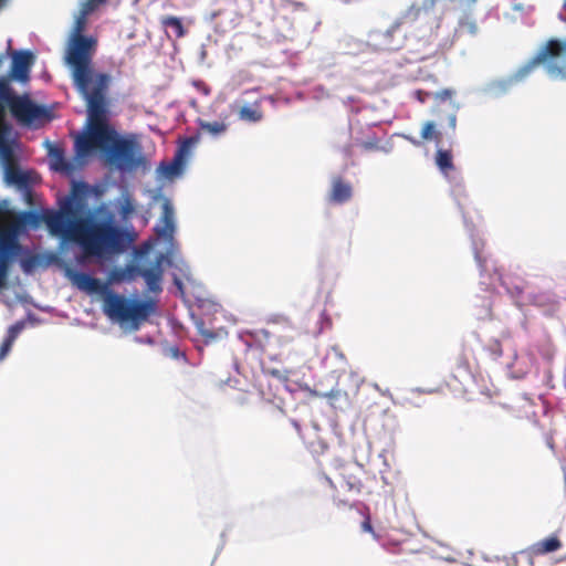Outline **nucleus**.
Segmentation results:
<instances>
[{
  "label": "nucleus",
  "instance_id": "nucleus-29",
  "mask_svg": "<svg viewBox=\"0 0 566 566\" xmlns=\"http://www.w3.org/2000/svg\"><path fill=\"white\" fill-rule=\"evenodd\" d=\"M50 155H51V157L54 160V167H55L56 170H65V169H67L69 166L65 163L64 153H63L62 149H60V148H52L50 150Z\"/></svg>",
  "mask_w": 566,
  "mask_h": 566
},
{
  "label": "nucleus",
  "instance_id": "nucleus-41",
  "mask_svg": "<svg viewBox=\"0 0 566 566\" xmlns=\"http://www.w3.org/2000/svg\"><path fill=\"white\" fill-rule=\"evenodd\" d=\"M262 118V114L253 108H250V122H258Z\"/></svg>",
  "mask_w": 566,
  "mask_h": 566
},
{
  "label": "nucleus",
  "instance_id": "nucleus-24",
  "mask_svg": "<svg viewBox=\"0 0 566 566\" xmlns=\"http://www.w3.org/2000/svg\"><path fill=\"white\" fill-rule=\"evenodd\" d=\"M227 128H228V124L224 123V120H221V122L200 120L198 134L200 135V133H206V134L217 137V136H220L223 133H226Z\"/></svg>",
  "mask_w": 566,
  "mask_h": 566
},
{
  "label": "nucleus",
  "instance_id": "nucleus-48",
  "mask_svg": "<svg viewBox=\"0 0 566 566\" xmlns=\"http://www.w3.org/2000/svg\"><path fill=\"white\" fill-rule=\"evenodd\" d=\"M129 210H130V208H129V207H125V208H124V213H125V214H126V213H128V212H129Z\"/></svg>",
  "mask_w": 566,
  "mask_h": 566
},
{
  "label": "nucleus",
  "instance_id": "nucleus-45",
  "mask_svg": "<svg viewBox=\"0 0 566 566\" xmlns=\"http://www.w3.org/2000/svg\"><path fill=\"white\" fill-rule=\"evenodd\" d=\"M361 528L364 532H369V533H373L374 530H373V526H371V523L369 521V518L365 520L363 523H361Z\"/></svg>",
  "mask_w": 566,
  "mask_h": 566
},
{
  "label": "nucleus",
  "instance_id": "nucleus-11",
  "mask_svg": "<svg viewBox=\"0 0 566 566\" xmlns=\"http://www.w3.org/2000/svg\"><path fill=\"white\" fill-rule=\"evenodd\" d=\"M70 281L81 291L87 293L105 294L108 293V284L102 283L101 280L93 277L92 275L67 269L65 272Z\"/></svg>",
  "mask_w": 566,
  "mask_h": 566
},
{
  "label": "nucleus",
  "instance_id": "nucleus-52",
  "mask_svg": "<svg viewBox=\"0 0 566 566\" xmlns=\"http://www.w3.org/2000/svg\"><path fill=\"white\" fill-rule=\"evenodd\" d=\"M471 2H475L476 0H470Z\"/></svg>",
  "mask_w": 566,
  "mask_h": 566
},
{
  "label": "nucleus",
  "instance_id": "nucleus-38",
  "mask_svg": "<svg viewBox=\"0 0 566 566\" xmlns=\"http://www.w3.org/2000/svg\"><path fill=\"white\" fill-rule=\"evenodd\" d=\"M454 92L451 88H443L433 94L434 98L440 102H444L448 98H451Z\"/></svg>",
  "mask_w": 566,
  "mask_h": 566
},
{
  "label": "nucleus",
  "instance_id": "nucleus-31",
  "mask_svg": "<svg viewBox=\"0 0 566 566\" xmlns=\"http://www.w3.org/2000/svg\"><path fill=\"white\" fill-rule=\"evenodd\" d=\"M342 488H345L348 492L358 494L361 489V483L355 476H349L348 479L343 478Z\"/></svg>",
  "mask_w": 566,
  "mask_h": 566
},
{
  "label": "nucleus",
  "instance_id": "nucleus-2",
  "mask_svg": "<svg viewBox=\"0 0 566 566\" xmlns=\"http://www.w3.org/2000/svg\"><path fill=\"white\" fill-rule=\"evenodd\" d=\"M87 17L78 14L75 19L65 50V63L71 69L73 85L90 108L93 118V132H101V117L104 113V97L108 93L112 76L94 69L93 57L97 49V40L84 35Z\"/></svg>",
  "mask_w": 566,
  "mask_h": 566
},
{
  "label": "nucleus",
  "instance_id": "nucleus-22",
  "mask_svg": "<svg viewBox=\"0 0 566 566\" xmlns=\"http://www.w3.org/2000/svg\"><path fill=\"white\" fill-rule=\"evenodd\" d=\"M200 142V135L196 134L190 137H186L182 139L176 150L175 156L180 159L184 164H186L189 158L192 148Z\"/></svg>",
  "mask_w": 566,
  "mask_h": 566
},
{
  "label": "nucleus",
  "instance_id": "nucleus-34",
  "mask_svg": "<svg viewBox=\"0 0 566 566\" xmlns=\"http://www.w3.org/2000/svg\"><path fill=\"white\" fill-rule=\"evenodd\" d=\"M23 328L24 323L17 322L15 324L9 327L6 338L10 339L11 342H14Z\"/></svg>",
  "mask_w": 566,
  "mask_h": 566
},
{
  "label": "nucleus",
  "instance_id": "nucleus-43",
  "mask_svg": "<svg viewBox=\"0 0 566 566\" xmlns=\"http://www.w3.org/2000/svg\"><path fill=\"white\" fill-rule=\"evenodd\" d=\"M319 480L322 482L326 483L331 489L335 488L333 480L329 476H327L326 474L322 473L319 475Z\"/></svg>",
  "mask_w": 566,
  "mask_h": 566
},
{
  "label": "nucleus",
  "instance_id": "nucleus-51",
  "mask_svg": "<svg viewBox=\"0 0 566 566\" xmlns=\"http://www.w3.org/2000/svg\"><path fill=\"white\" fill-rule=\"evenodd\" d=\"M268 358L269 359H272L273 358V355L271 353L268 354Z\"/></svg>",
  "mask_w": 566,
  "mask_h": 566
},
{
  "label": "nucleus",
  "instance_id": "nucleus-14",
  "mask_svg": "<svg viewBox=\"0 0 566 566\" xmlns=\"http://www.w3.org/2000/svg\"><path fill=\"white\" fill-rule=\"evenodd\" d=\"M4 180L7 184L14 185L20 190L30 195L33 182L32 175L31 172L22 171L17 161L4 166Z\"/></svg>",
  "mask_w": 566,
  "mask_h": 566
},
{
  "label": "nucleus",
  "instance_id": "nucleus-28",
  "mask_svg": "<svg viewBox=\"0 0 566 566\" xmlns=\"http://www.w3.org/2000/svg\"><path fill=\"white\" fill-rule=\"evenodd\" d=\"M185 164L180 159L178 160L176 156H174V159L170 163L161 164V168L168 177L178 175L182 170Z\"/></svg>",
  "mask_w": 566,
  "mask_h": 566
},
{
  "label": "nucleus",
  "instance_id": "nucleus-47",
  "mask_svg": "<svg viewBox=\"0 0 566 566\" xmlns=\"http://www.w3.org/2000/svg\"><path fill=\"white\" fill-rule=\"evenodd\" d=\"M409 142H411L413 145H419L420 143L418 140H416L415 138H411V137H406Z\"/></svg>",
  "mask_w": 566,
  "mask_h": 566
},
{
  "label": "nucleus",
  "instance_id": "nucleus-7",
  "mask_svg": "<svg viewBox=\"0 0 566 566\" xmlns=\"http://www.w3.org/2000/svg\"><path fill=\"white\" fill-rule=\"evenodd\" d=\"M485 350L490 358L512 379H521L528 373L527 363L518 358L517 352L505 340H491Z\"/></svg>",
  "mask_w": 566,
  "mask_h": 566
},
{
  "label": "nucleus",
  "instance_id": "nucleus-4",
  "mask_svg": "<svg viewBox=\"0 0 566 566\" xmlns=\"http://www.w3.org/2000/svg\"><path fill=\"white\" fill-rule=\"evenodd\" d=\"M104 113L101 117V132H93L94 120L87 108L88 125L87 130L80 135L75 140V149L78 156H87L94 149L107 151L108 159L120 170H130L138 166L139 160L136 157V144L133 140L118 138L116 130L108 124V93L104 97Z\"/></svg>",
  "mask_w": 566,
  "mask_h": 566
},
{
  "label": "nucleus",
  "instance_id": "nucleus-46",
  "mask_svg": "<svg viewBox=\"0 0 566 566\" xmlns=\"http://www.w3.org/2000/svg\"><path fill=\"white\" fill-rule=\"evenodd\" d=\"M169 350L171 356L175 358L185 357V355L177 347H171Z\"/></svg>",
  "mask_w": 566,
  "mask_h": 566
},
{
  "label": "nucleus",
  "instance_id": "nucleus-30",
  "mask_svg": "<svg viewBox=\"0 0 566 566\" xmlns=\"http://www.w3.org/2000/svg\"><path fill=\"white\" fill-rule=\"evenodd\" d=\"M439 136H440V133H438L436 130V125L433 122L424 123L422 130H421V137L423 139H434L438 143Z\"/></svg>",
  "mask_w": 566,
  "mask_h": 566
},
{
  "label": "nucleus",
  "instance_id": "nucleus-20",
  "mask_svg": "<svg viewBox=\"0 0 566 566\" xmlns=\"http://www.w3.org/2000/svg\"><path fill=\"white\" fill-rule=\"evenodd\" d=\"M270 345V333L266 329H253L250 331V350H260L265 354L266 348Z\"/></svg>",
  "mask_w": 566,
  "mask_h": 566
},
{
  "label": "nucleus",
  "instance_id": "nucleus-13",
  "mask_svg": "<svg viewBox=\"0 0 566 566\" xmlns=\"http://www.w3.org/2000/svg\"><path fill=\"white\" fill-rule=\"evenodd\" d=\"M259 365L261 375L255 376V387L258 388L262 398L270 399V392H266L265 389L263 388V379L271 377L273 381L282 384L287 379V376L285 374V370L277 367L268 366L263 357L260 358Z\"/></svg>",
  "mask_w": 566,
  "mask_h": 566
},
{
  "label": "nucleus",
  "instance_id": "nucleus-39",
  "mask_svg": "<svg viewBox=\"0 0 566 566\" xmlns=\"http://www.w3.org/2000/svg\"><path fill=\"white\" fill-rule=\"evenodd\" d=\"M14 342H11L10 339L4 338L1 346H0V360L4 359L6 356L10 353L12 345Z\"/></svg>",
  "mask_w": 566,
  "mask_h": 566
},
{
  "label": "nucleus",
  "instance_id": "nucleus-19",
  "mask_svg": "<svg viewBox=\"0 0 566 566\" xmlns=\"http://www.w3.org/2000/svg\"><path fill=\"white\" fill-rule=\"evenodd\" d=\"M139 274L144 277L148 291L158 293L161 291L163 272L159 268H149L139 270Z\"/></svg>",
  "mask_w": 566,
  "mask_h": 566
},
{
  "label": "nucleus",
  "instance_id": "nucleus-49",
  "mask_svg": "<svg viewBox=\"0 0 566 566\" xmlns=\"http://www.w3.org/2000/svg\"><path fill=\"white\" fill-rule=\"evenodd\" d=\"M427 1L429 2L430 6H433L437 0H427Z\"/></svg>",
  "mask_w": 566,
  "mask_h": 566
},
{
  "label": "nucleus",
  "instance_id": "nucleus-12",
  "mask_svg": "<svg viewBox=\"0 0 566 566\" xmlns=\"http://www.w3.org/2000/svg\"><path fill=\"white\" fill-rule=\"evenodd\" d=\"M34 56L30 51L15 52L12 56L10 76L22 83L29 81Z\"/></svg>",
  "mask_w": 566,
  "mask_h": 566
},
{
  "label": "nucleus",
  "instance_id": "nucleus-3",
  "mask_svg": "<svg viewBox=\"0 0 566 566\" xmlns=\"http://www.w3.org/2000/svg\"><path fill=\"white\" fill-rule=\"evenodd\" d=\"M464 226L471 239L474 260L480 271L479 285L482 291L490 293L486 297L476 296L475 316L478 319L491 318L494 306V292L500 293V289L515 302L517 306L522 305V296L525 292V282L512 275H502L497 272L493 260L484 251V240L475 227L463 216Z\"/></svg>",
  "mask_w": 566,
  "mask_h": 566
},
{
  "label": "nucleus",
  "instance_id": "nucleus-33",
  "mask_svg": "<svg viewBox=\"0 0 566 566\" xmlns=\"http://www.w3.org/2000/svg\"><path fill=\"white\" fill-rule=\"evenodd\" d=\"M460 29L467 31L471 35L476 34L478 31L475 22L470 17H464L460 20Z\"/></svg>",
  "mask_w": 566,
  "mask_h": 566
},
{
  "label": "nucleus",
  "instance_id": "nucleus-26",
  "mask_svg": "<svg viewBox=\"0 0 566 566\" xmlns=\"http://www.w3.org/2000/svg\"><path fill=\"white\" fill-rule=\"evenodd\" d=\"M319 397H323L329 401V405L333 408H340L342 402L347 401V394L339 388H333L329 391L317 394Z\"/></svg>",
  "mask_w": 566,
  "mask_h": 566
},
{
  "label": "nucleus",
  "instance_id": "nucleus-37",
  "mask_svg": "<svg viewBox=\"0 0 566 566\" xmlns=\"http://www.w3.org/2000/svg\"><path fill=\"white\" fill-rule=\"evenodd\" d=\"M99 6V3H97V1L95 0H86L83 4H82V8H81V11H80V14H83L85 17H87L88 14H91L97 7Z\"/></svg>",
  "mask_w": 566,
  "mask_h": 566
},
{
  "label": "nucleus",
  "instance_id": "nucleus-8",
  "mask_svg": "<svg viewBox=\"0 0 566 566\" xmlns=\"http://www.w3.org/2000/svg\"><path fill=\"white\" fill-rule=\"evenodd\" d=\"M403 19L399 18L386 30H374L368 34V43L376 50L395 51L403 46L406 31L402 28Z\"/></svg>",
  "mask_w": 566,
  "mask_h": 566
},
{
  "label": "nucleus",
  "instance_id": "nucleus-6",
  "mask_svg": "<svg viewBox=\"0 0 566 566\" xmlns=\"http://www.w3.org/2000/svg\"><path fill=\"white\" fill-rule=\"evenodd\" d=\"M154 311L155 303L150 300L134 301L108 292L104 301L106 315L122 323L139 324L146 321Z\"/></svg>",
  "mask_w": 566,
  "mask_h": 566
},
{
  "label": "nucleus",
  "instance_id": "nucleus-36",
  "mask_svg": "<svg viewBox=\"0 0 566 566\" xmlns=\"http://www.w3.org/2000/svg\"><path fill=\"white\" fill-rule=\"evenodd\" d=\"M126 279V271L123 269H114L109 272L108 283L122 282Z\"/></svg>",
  "mask_w": 566,
  "mask_h": 566
},
{
  "label": "nucleus",
  "instance_id": "nucleus-16",
  "mask_svg": "<svg viewBox=\"0 0 566 566\" xmlns=\"http://www.w3.org/2000/svg\"><path fill=\"white\" fill-rule=\"evenodd\" d=\"M533 305L542 308L547 316H553L559 310V301L556 294L552 292H541L530 296Z\"/></svg>",
  "mask_w": 566,
  "mask_h": 566
},
{
  "label": "nucleus",
  "instance_id": "nucleus-35",
  "mask_svg": "<svg viewBox=\"0 0 566 566\" xmlns=\"http://www.w3.org/2000/svg\"><path fill=\"white\" fill-rule=\"evenodd\" d=\"M451 105L452 112L448 115V125L452 133H454L457 128V113L460 108V105L457 104L455 102H452Z\"/></svg>",
  "mask_w": 566,
  "mask_h": 566
},
{
  "label": "nucleus",
  "instance_id": "nucleus-42",
  "mask_svg": "<svg viewBox=\"0 0 566 566\" xmlns=\"http://www.w3.org/2000/svg\"><path fill=\"white\" fill-rule=\"evenodd\" d=\"M200 334L206 338V340H212L216 338V334L208 329L200 328Z\"/></svg>",
  "mask_w": 566,
  "mask_h": 566
},
{
  "label": "nucleus",
  "instance_id": "nucleus-25",
  "mask_svg": "<svg viewBox=\"0 0 566 566\" xmlns=\"http://www.w3.org/2000/svg\"><path fill=\"white\" fill-rule=\"evenodd\" d=\"M160 22L164 28L171 29L174 31L176 39L185 36L186 30L179 18L174 15H166L161 18Z\"/></svg>",
  "mask_w": 566,
  "mask_h": 566
},
{
  "label": "nucleus",
  "instance_id": "nucleus-27",
  "mask_svg": "<svg viewBox=\"0 0 566 566\" xmlns=\"http://www.w3.org/2000/svg\"><path fill=\"white\" fill-rule=\"evenodd\" d=\"M6 136H0V157L4 166L17 161L11 146L4 140Z\"/></svg>",
  "mask_w": 566,
  "mask_h": 566
},
{
  "label": "nucleus",
  "instance_id": "nucleus-17",
  "mask_svg": "<svg viewBox=\"0 0 566 566\" xmlns=\"http://www.w3.org/2000/svg\"><path fill=\"white\" fill-rule=\"evenodd\" d=\"M560 546L562 544L557 537H548L535 543L528 549L522 551L521 554H527L528 556H532L533 554L544 555L547 553L556 552L560 548Z\"/></svg>",
  "mask_w": 566,
  "mask_h": 566
},
{
  "label": "nucleus",
  "instance_id": "nucleus-50",
  "mask_svg": "<svg viewBox=\"0 0 566 566\" xmlns=\"http://www.w3.org/2000/svg\"><path fill=\"white\" fill-rule=\"evenodd\" d=\"M268 385H269V391H271V390H272V386H273V385H272V382H271V381H269V382H268Z\"/></svg>",
  "mask_w": 566,
  "mask_h": 566
},
{
  "label": "nucleus",
  "instance_id": "nucleus-21",
  "mask_svg": "<svg viewBox=\"0 0 566 566\" xmlns=\"http://www.w3.org/2000/svg\"><path fill=\"white\" fill-rule=\"evenodd\" d=\"M163 227L157 230V234L164 238H171L175 231L174 224V210L169 202H165L163 206V216H161Z\"/></svg>",
  "mask_w": 566,
  "mask_h": 566
},
{
  "label": "nucleus",
  "instance_id": "nucleus-40",
  "mask_svg": "<svg viewBox=\"0 0 566 566\" xmlns=\"http://www.w3.org/2000/svg\"><path fill=\"white\" fill-rule=\"evenodd\" d=\"M328 96V94L326 93V91L324 90V87L322 86H317L315 90H314V97L315 98H324Z\"/></svg>",
  "mask_w": 566,
  "mask_h": 566
},
{
  "label": "nucleus",
  "instance_id": "nucleus-18",
  "mask_svg": "<svg viewBox=\"0 0 566 566\" xmlns=\"http://www.w3.org/2000/svg\"><path fill=\"white\" fill-rule=\"evenodd\" d=\"M323 365L326 368L334 367L335 371L343 373L346 369L347 361L338 346H331L323 359Z\"/></svg>",
  "mask_w": 566,
  "mask_h": 566
},
{
  "label": "nucleus",
  "instance_id": "nucleus-32",
  "mask_svg": "<svg viewBox=\"0 0 566 566\" xmlns=\"http://www.w3.org/2000/svg\"><path fill=\"white\" fill-rule=\"evenodd\" d=\"M317 325H318V328H317V332L316 334L319 335L322 334L324 331L326 329H329L331 326H332V319L331 317L328 316V314L326 313V311H322L319 313V316H318V319H317Z\"/></svg>",
  "mask_w": 566,
  "mask_h": 566
},
{
  "label": "nucleus",
  "instance_id": "nucleus-23",
  "mask_svg": "<svg viewBox=\"0 0 566 566\" xmlns=\"http://www.w3.org/2000/svg\"><path fill=\"white\" fill-rule=\"evenodd\" d=\"M248 118V103L244 99L234 101L229 105V111L224 115L226 120H241Z\"/></svg>",
  "mask_w": 566,
  "mask_h": 566
},
{
  "label": "nucleus",
  "instance_id": "nucleus-5",
  "mask_svg": "<svg viewBox=\"0 0 566 566\" xmlns=\"http://www.w3.org/2000/svg\"><path fill=\"white\" fill-rule=\"evenodd\" d=\"M22 124H31L46 116L48 112L31 101L28 95H17L4 77H0V136L8 135L11 126L6 120V111Z\"/></svg>",
  "mask_w": 566,
  "mask_h": 566
},
{
  "label": "nucleus",
  "instance_id": "nucleus-44",
  "mask_svg": "<svg viewBox=\"0 0 566 566\" xmlns=\"http://www.w3.org/2000/svg\"><path fill=\"white\" fill-rule=\"evenodd\" d=\"M416 95H417V98L421 102V103H424L426 99L430 96V93L428 92H422V91H417L416 92Z\"/></svg>",
  "mask_w": 566,
  "mask_h": 566
},
{
  "label": "nucleus",
  "instance_id": "nucleus-10",
  "mask_svg": "<svg viewBox=\"0 0 566 566\" xmlns=\"http://www.w3.org/2000/svg\"><path fill=\"white\" fill-rule=\"evenodd\" d=\"M19 249L14 230L0 227V287L6 285L10 261Z\"/></svg>",
  "mask_w": 566,
  "mask_h": 566
},
{
  "label": "nucleus",
  "instance_id": "nucleus-1",
  "mask_svg": "<svg viewBox=\"0 0 566 566\" xmlns=\"http://www.w3.org/2000/svg\"><path fill=\"white\" fill-rule=\"evenodd\" d=\"M21 221L33 228L44 222L52 235L78 245L84 258L118 254L134 241L128 231L116 224L112 214L99 220L93 218L85 199L75 190L60 201L59 210L28 211Z\"/></svg>",
  "mask_w": 566,
  "mask_h": 566
},
{
  "label": "nucleus",
  "instance_id": "nucleus-9",
  "mask_svg": "<svg viewBox=\"0 0 566 566\" xmlns=\"http://www.w3.org/2000/svg\"><path fill=\"white\" fill-rule=\"evenodd\" d=\"M436 165L440 172L448 179L452 196L459 201L460 197L464 195V187L462 178L453 165L451 153L439 148L436 154ZM458 203L460 205V202Z\"/></svg>",
  "mask_w": 566,
  "mask_h": 566
},
{
  "label": "nucleus",
  "instance_id": "nucleus-15",
  "mask_svg": "<svg viewBox=\"0 0 566 566\" xmlns=\"http://www.w3.org/2000/svg\"><path fill=\"white\" fill-rule=\"evenodd\" d=\"M353 197V187L342 178H333L328 201L333 205H344Z\"/></svg>",
  "mask_w": 566,
  "mask_h": 566
}]
</instances>
